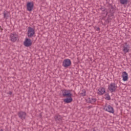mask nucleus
Listing matches in <instances>:
<instances>
[{
	"label": "nucleus",
	"instance_id": "nucleus-16",
	"mask_svg": "<svg viewBox=\"0 0 131 131\" xmlns=\"http://www.w3.org/2000/svg\"><path fill=\"white\" fill-rule=\"evenodd\" d=\"M3 14L4 15V19H6V20H7V19L9 18V16L10 15V13H9V12H8L7 11L5 10L3 12Z\"/></svg>",
	"mask_w": 131,
	"mask_h": 131
},
{
	"label": "nucleus",
	"instance_id": "nucleus-10",
	"mask_svg": "<svg viewBox=\"0 0 131 131\" xmlns=\"http://www.w3.org/2000/svg\"><path fill=\"white\" fill-rule=\"evenodd\" d=\"M104 110H105V111H107V112H110V113H114V109L110 105L106 106Z\"/></svg>",
	"mask_w": 131,
	"mask_h": 131
},
{
	"label": "nucleus",
	"instance_id": "nucleus-8",
	"mask_svg": "<svg viewBox=\"0 0 131 131\" xmlns=\"http://www.w3.org/2000/svg\"><path fill=\"white\" fill-rule=\"evenodd\" d=\"M33 7H34L33 3L28 2L27 4V11H29V12H31L33 10Z\"/></svg>",
	"mask_w": 131,
	"mask_h": 131
},
{
	"label": "nucleus",
	"instance_id": "nucleus-2",
	"mask_svg": "<svg viewBox=\"0 0 131 131\" xmlns=\"http://www.w3.org/2000/svg\"><path fill=\"white\" fill-rule=\"evenodd\" d=\"M108 89L110 91L111 93H115L116 90L117 89V85L115 83H111L108 85Z\"/></svg>",
	"mask_w": 131,
	"mask_h": 131
},
{
	"label": "nucleus",
	"instance_id": "nucleus-17",
	"mask_svg": "<svg viewBox=\"0 0 131 131\" xmlns=\"http://www.w3.org/2000/svg\"><path fill=\"white\" fill-rule=\"evenodd\" d=\"M110 13L111 17H112V16H113V15H114V13H115V8L111 7L110 8Z\"/></svg>",
	"mask_w": 131,
	"mask_h": 131
},
{
	"label": "nucleus",
	"instance_id": "nucleus-24",
	"mask_svg": "<svg viewBox=\"0 0 131 131\" xmlns=\"http://www.w3.org/2000/svg\"><path fill=\"white\" fill-rule=\"evenodd\" d=\"M0 29H1L2 31H3V29H2V27H0Z\"/></svg>",
	"mask_w": 131,
	"mask_h": 131
},
{
	"label": "nucleus",
	"instance_id": "nucleus-18",
	"mask_svg": "<svg viewBox=\"0 0 131 131\" xmlns=\"http://www.w3.org/2000/svg\"><path fill=\"white\" fill-rule=\"evenodd\" d=\"M128 0H120V3L121 5H127Z\"/></svg>",
	"mask_w": 131,
	"mask_h": 131
},
{
	"label": "nucleus",
	"instance_id": "nucleus-23",
	"mask_svg": "<svg viewBox=\"0 0 131 131\" xmlns=\"http://www.w3.org/2000/svg\"><path fill=\"white\" fill-rule=\"evenodd\" d=\"M9 95H12V92H9Z\"/></svg>",
	"mask_w": 131,
	"mask_h": 131
},
{
	"label": "nucleus",
	"instance_id": "nucleus-13",
	"mask_svg": "<svg viewBox=\"0 0 131 131\" xmlns=\"http://www.w3.org/2000/svg\"><path fill=\"white\" fill-rule=\"evenodd\" d=\"M72 101H73V99H72V96H71V97H68L66 99H63V102H64V103H67V104L71 103Z\"/></svg>",
	"mask_w": 131,
	"mask_h": 131
},
{
	"label": "nucleus",
	"instance_id": "nucleus-6",
	"mask_svg": "<svg viewBox=\"0 0 131 131\" xmlns=\"http://www.w3.org/2000/svg\"><path fill=\"white\" fill-rule=\"evenodd\" d=\"M17 115L19 118L21 119V120H23L24 119H25V118H26L27 114L26 112L23 111H20L17 113Z\"/></svg>",
	"mask_w": 131,
	"mask_h": 131
},
{
	"label": "nucleus",
	"instance_id": "nucleus-4",
	"mask_svg": "<svg viewBox=\"0 0 131 131\" xmlns=\"http://www.w3.org/2000/svg\"><path fill=\"white\" fill-rule=\"evenodd\" d=\"M62 96L64 97H71V96H72V94H71V92L70 90L64 89L62 90Z\"/></svg>",
	"mask_w": 131,
	"mask_h": 131
},
{
	"label": "nucleus",
	"instance_id": "nucleus-22",
	"mask_svg": "<svg viewBox=\"0 0 131 131\" xmlns=\"http://www.w3.org/2000/svg\"><path fill=\"white\" fill-rule=\"evenodd\" d=\"M88 108H89V109H91V108H93V106H92V105L89 106H88Z\"/></svg>",
	"mask_w": 131,
	"mask_h": 131
},
{
	"label": "nucleus",
	"instance_id": "nucleus-1",
	"mask_svg": "<svg viewBox=\"0 0 131 131\" xmlns=\"http://www.w3.org/2000/svg\"><path fill=\"white\" fill-rule=\"evenodd\" d=\"M34 34H35V30L30 27H28V32H27V35H28V37L30 38L31 37H33V36L34 35Z\"/></svg>",
	"mask_w": 131,
	"mask_h": 131
},
{
	"label": "nucleus",
	"instance_id": "nucleus-12",
	"mask_svg": "<svg viewBox=\"0 0 131 131\" xmlns=\"http://www.w3.org/2000/svg\"><path fill=\"white\" fill-rule=\"evenodd\" d=\"M55 119L57 123H62V116L57 115L55 117Z\"/></svg>",
	"mask_w": 131,
	"mask_h": 131
},
{
	"label": "nucleus",
	"instance_id": "nucleus-20",
	"mask_svg": "<svg viewBox=\"0 0 131 131\" xmlns=\"http://www.w3.org/2000/svg\"><path fill=\"white\" fill-rule=\"evenodd\" d=\"M81 93H80V96H82V97H84V96H86V91L85 90H83L81 91Z\"/></svg>",
	"mask_w": 131,
	"mask_h": 131
},
{
	"label": "nucleus",
	"instance_id": "nucleus-3",
	"mask_svg": "<svg viewBox=\"0 0 131 131\" xmlns=\"http://www.w3.org/2000/svg\"><path fill=\"white\" fill-rule=\"evenodd\" d=\"M10 38L12 42H15L17 40H19V36L16 33H11L10 35Z\"/></svg>",
	"mask_w": 131,
	"mask_h": 131
},
{
	"label": "nucleus",
	"instance_id": "nucleus-14",
	"mask_svg": "<svg viewBox=\"0 0 131 131\" xmlns=\"http://www.w3.org/2000/svg\"><path fill=\"white\" fill-rule=\"evenodd\" d=\"M88 103H91V104H94L95 102H97V99L93 97H89L87 99Z\"/></svg>",
	"mask_w": 131,
	"mask_h": 131
},
{
	"label": "nucleus",
	"instance_id": "nucleus-21",
	"mask_svg": "<svg viewBox=\"0 0 131 131\" xmlns=\"http://www.w3.org/2000/svg\"><path fill=\"white\" fill-rule=\"evenodd\" d=\"M97 31H100V28L97 27L96 29Z\"/></svg>",
	"mask_w": 131,
	"mask_h": 131
},
{
	"label": "nucleus",
	"instance_id": "nucleus-9",
	"mask_svg": "<svg viewBox=\"0 0 131 131\" xmlns=\"http://www.w3.org/2000/svg\"><path fill=\"white\" fill-rule=\"evenodd\" d=\"M123 52L124 54H126L129 52V46L127 45V43L126 42L123 46Z\"/></svg>",
	"mask_w": 131,
	"mask_h": 131
},
{
	"label": "nucleus",
	"instance_id": "nucleus-15",
	"mask_svg": "<svg viewBox=\"0 0 131 131\" xmlns=\"http://www.w3.org/2000/svg\"><path fill=\"white\" fill-rule=\"evenodd\" d=\"M105 93H106V90H105V88H102L98 90V94L100 96H102V95H104Z\"/></svg>",
	"mask_w": 131,
	"mask_h": 131
},
{
	"label": "nucleus",
	"instance_id": "nucleus-19",
	"mask_svg": "<svg viewBox=\"0 0 131 131\" xmlns=\"http://www.w3.org/2000/svg\"><path fill=\"white\" fill-rule=\"evenodd\" d=\"M105 100H107V101H110V100H111V98L110 97V95H109V94H105Z\"/></svg>",
	"mask_w": 131,
	"mask_h": 131
},
{
	"label": "nucleus",
	"instance_id": "nucleus-26",
	"mask_svg": "<svg viewBox=\"0 0 131 131\" xmlns=\"http://www.w3.org/2000/svg\"><path fill=\"white\" fill-rule=\"evenodd\" d=\"M92 131H96V130H95V129H93Z\"/></svg>",
	"mask_w": 131,
	"mask_h": 131
},
{
	"label": "nucleus",
	"instance_id": "nucleus-25",
	"mask_svg": "<svg viewBox=\"0 0 131 131\" xmlns=\"http://www.w3.org/2000/svg\"><path fill=\"white\" fill-rule=\"evenodd\" d=\"M0 131H4V129H1L0 130Z\"/></svg>",
	"mask_w": 131,
	"mask_h": 131
},
{
	"label": "nucleus",
	"instance_id": "nucleus-11",
	"mask_svg": "<svg viewBox=\"0 0 131 131\" xmlns=\"http://www.w3.org/2000/svg\"><path fill=\"white\" fill-rule=\"evenodd\" d=\"M122 76L123 81H127L128 80V74H127L126 72H123Z\"/></svg>",
	"mask_w": 131,
	"mask_h": 131
},
{
	"label": "nucleus",
	"instance_id": "nucleus-7",
	"mask_svg": "<svg viewBox=\"0 0 131 131\" xmlns=\"http://www.w3.org/2000/svg\"><path fill=\"white\" fill-rule=\"evenodd\" d=\"M24 45L25 47H31V46H32V42L31 41V39L26 38L24 42Z\"/></svg>",
	"mask_w": 131,
	"mask_h": 131
},
{
	"label": "nucleus",
	"instance_id": "nucleus-5",
	"mask_svg": "<svg viewBox=\"0 0 131 131\" xmlns=\"http://www.w3.org/2000/svg\"><path fill=\"white\" fill-rule=\"evenodd\" d=\"M71 65V60L69 59H66L63 60L62 62V66L65 67V68H67L69 67Z\"/></svg>",
	"mask_w": 131,
	"mask_h": 131
}]
</instances>
